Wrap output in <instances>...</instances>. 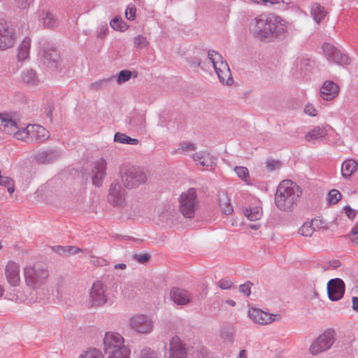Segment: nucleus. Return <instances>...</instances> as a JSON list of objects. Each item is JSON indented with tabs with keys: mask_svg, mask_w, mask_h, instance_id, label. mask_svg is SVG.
<instances>
[{
	"mask_svg": "<svg viewBox=\"0 0 358 358\" xmlns=\"http://www.w3.org/2000/svg\"><path fill=\"white\" fill-rule=\"evenodd\" d=\"M316 108L312 104H307L303 108V112H315Z\"/></svg>",
	"mask_w": 358,
	"mask_h": 358,
	"instance_id": "62",
	"label": "nucleus"
},
{
	"mask_svg": "<svg viewBox=\"0 0 358 358\" xmlns=\"http://www.w3.org/2000/svg\"><path fill=\"white\" fill-rule=\"evenodd\" d=\"M250 31L261 41L271 42L283 38L287 34L285 22L279 16L262 14L250 24Z\"/></svg>",
	"mask_w": 358,
	"mask_h": 358,
	"instance_id": "1",
	"label": "nucleus"
},
{
	"mask_svg": "<svg viewBox=\"0 0 358 358\" xmlns=\"http://www.w3.org/2000/svg\"><path fill=\"white\" fill-rule=\"evenodd\" d=\"M129 328L141 334H150L153 330V322L150 317L144 314H136L129 320Z\"/></svg>",
	"mask_w": 358,
	"mask_h": 358,
	"instance_id": "9",
	"label": "nucleus"
},
{
	"mask_svg": "<svg viewBox=\"0 0 358 358\" xmlns=\"http://www.w3.org/2000/svg\"><path fill=\"white\" fill-rule=\"evenodd\" d=\"M350 238L354 244L358 245V223L352 229Z\"/></svg>",
	"mask_w": 358,
	"mask_h": 358,
	"instance_id": "51",
	"label": "nucleus"
},
{
	"mask_svg": "<svg viewBox=\"0 0 358 358\" xmlns=\"http://www.w3.org/2000/svg\"><path fill=\"white\" fill-rule=\"evenodd\" d=\"M146 180L145 173L139 167L131 166L122 171V182L128 188L137 187Z\"/></svg>",
	"mask_w": 358,
	"mask_h": 358,
	"instance_id": "7",
	"label": "nucleus"
},
{
	"mask_svg": "<svg viewBox=\"0 0 358 358\" xmlns=\"http://www.w3.org/2000/svg\"><path fill=\"white\" fill-rule=\"evenodd\" d=\"M278 166V162L276 161H268L267 162V167L270 170H274Z\"/></svg>",
	"mask_w": 358,
	"mask_h": 358,
	"instance_id": "60",
	"label": "nucleus"
},
{
	"mask_svg": "<svg viewBox=\"0 0 358 358\" xmlns=\"http://www.w3.org/2000/svg\"><path fill=\"white\" fill-rule=\"evenodd\" d=\"M327 134L325 128L315 127L304 136V139L306 141L311 143L324 138Z\"/></svg>",
	"mask_w": 358,
	"mask_h": 358,
	"instance_id": "26",
	"label": "nucleus"
},
{
	"mask_svg": "<svg viewBox=\"0 0 358 358\" xmlns=\"http://www.w3.org/2000/svg\"><path fill=\"white\" fill-rule=\"evenodd\" d=\"M55 109V106H54V105L52 103H48V106L45 108V112L51 113Z\"/></svg>",
	"mask_w": 358,
	"mask_h": 358,
	"instance_id": "63",
	"label": "nucleus"
},
{
	"mask_svg": "<svg viewBox=\"0 0 358 358\" xmlns=\"http://www.w3.org/2000/svg\"><path fill=\"white\" fill-rule=\"evenodd\" d=\"M0 186L7 189L9 194H12L15 191V182L13 178L8 176H3L0 171Z\"/></svg>",
	"mask_w": 358,
	"mask_h": 358,
	"instance_id": "33",
	"label": "nucleus"
},
{
	"mask_svg": "<svg viewBox=\"0 0 358 358\" xmlns=\"http://www.w3.org/2000/svg\"><path fill=\"white\" fill-rule=\"evenodd\" d=\"M187 355V349L185 344L180 339L176 336L170 341L169 357L170 358H184Z\"/></svg>",
	"mask_w": 358,
	"mask_h": 358,
	"instance_id": "18",
	"label": "nucleus"
},
{
	"mask_svg": "<svg viewBox=\"0 0 358 358\" xmlns=\"http://www.w3.org/2000/svg\"><path fill=\"white\" fill-rule=\"evenodd\" d=\"M170 297L173 302L177 305L183 306L191 301V296L189 292L178 287L171 289Z\"/></svg>",
	"mask_w": 358,
	"mask_h": 358,
	"instance_id": "19",
	"label": "nucleus"
},
{
	"mask_svg": "<svg viewBox=\"0 0 358 358\" xmlns=\"http://www.w3.org/2000/svg\"><path fill=\"white\" fill-rule=\"evenodd\" d=\"M115 76H112L107 78H103L94 82L90 85V89L94 91L103 90L108 87L110 84L114 80Z\"/></svg>",
	"mask_w": 358,
	"mask_h": 358,
	"instance_id": "31",
	"label": "nucleus"
},
{
	"mask_svg": "<svg viewBox=\"0 0 358 358\" xmlns=\"http://www.w3.org/2000/svg\"><path fill=\"white\" fill-rule=\"evenodd\" d=\"M43 57L44 64L50 69L57 70L61 69L62 60L58 51L54 48L45 49Z\"/></svg>",
	"mask_w": 358,
	"mask_h": 358,
	"instance_id": "16",
	"label": "nucleus"
},
{
	"mask_svg": "<svg viewBox=\"0 0 358 358\" xmlns=\"http://www.w3.org/2000/svg\"><path fill=\"white\" fill-rule=\"evenodd\" d=\"M50 138L49 131L43 126L36 124H29L22 128V133L18 135V140L31 143H42Z\"/></svg>",
	"mask_w": 358,
	"mask_h": 358,
	"instance_id": "5",
	"label": "nucleus"
},
{
	"mask_svg": "<svg viewBox=\"0 0 358 358\" xmlns=\"http://www.w3.org/2000/svg\"><path fill=\"white\" fill-rule=\"evenodd\" d=\"M310 14L317 22H321L327 14L325 8L318 3H313L311 6Z\"/></svg>",
	"mask_w": 358,
	"mask_h": 358,
	"instance_id": "28",
	"label": "nucleus"
},
{
	"mask_svg": "<svg viewBox=\"0 0 358 358\" xmlns=\"http://www.w3.org/2000/svg\"><path fill=\"white\" fill-rule=\"evenodd\" d=\"M248 315L253 322L260 325H266L274 321L280 320L281 318L280 315L271 314L257 308H250Z\"/></svg>",
	"mask_w": 358,
	"mask_h": 358,
	"instance_id": "12",
	"label": "nucleus"
},
{
	"mask_svg": "<svg viewBox=\"0 0 358 358\" xmlns=\"http://www.w3.org/2000/svg\"><path fill=\"white\" fill-rule=\"evenodd\" d=\"M130 351L128 348H123L106 355V358H129Z\"/></svg>",
	"mask_w": 358,
	"mask_h": 358,
	"instance_id": "41",
	"label": "nucleus"
},
{
	"mask_svg": "<svg viewBox=\"0 0 358 358\" xmlns=\"http://www.w3.org/2000/svg\"><path fill=\"white\" fill-rule=\"evenodd\" d=\"M250 228L252 230H258L261 227V224L259 223H255L250 224Z\"/></svg>",
	"mask_w": 358,
	"mask_h": 358,
	"instance_id": "64",
	"label": "nucleus"
},
{
	"mask_svg": "<svg viewBox=\"0 0 358 358\" xmlns=\"http://www.w3.org/2000/svg\"><path fill=\"white\" fill-rule=\"evenodd\" d=\"M251 285L252 283L250 282H247L246 283L240 285L239 290L245 296H249L250 294Z\"/></svg>",
	"mask_w": 358,
	"mask_h": 358,
	"instance_id": "54",
	"label": "nucleus"
},
{
	"mask_svg": "<svg viewBox=\"0 0 358 358\" xmlns=\"http://www.w3.org/2000/svg\"><path fill=\"white\" fill-rule=\"evenodd\" d=\"M187 61L189 64L190 66L194 69L200 67L201 64V59L196 57H189Z\"/></svg>",
	"mask_w": 358,
	"mask_h": 358,
	"instance_id": "52",
	"label": "nucleus"
},
{
	"mask_svg": "<svg viewBox=\"0 0 358 358\" xmlns=\"http://www.w3.org/2000/svg\"><path fill=\"white\" fill-rule=\"evenodd\" d=\"M234 171L237 176L247 185H252V180L248 169L245 166H236Z\"/></svg>",
	"mask_w": 358,
	"mask_h": 358,
	"instance_id": "34",
	"label": "nucleus"
},
{
	"mask_svg": "<svg viewBox=\"0 0 358 358\" xmlns=\"http://www.w3.org/2000/svg\"><path fill=\"white\" fill-rule=\"evenodd\" d=\"M195 149L194 145L188 141H185L180 143V148H178L180 152L187 153L193 151Z\"/></svg>",
	"mask_w": 358,
	"mask_h": 358,
	"instance_id": "46",
	"label": "nucleus"
},
{
	"mask_svg": "<svg viewBox=\"0 0 358 358\" xmlns=\"http://www.w3.org/2000/svg\"><path fill=\"white\" fill-rule=\"evenodd\" d=\"M178 202L181 214L187 218L193 217L199 206L196 189L190 188L182 192L178 199Z\"/></svg>",
	"mask_w": 358,
	"mask_h": 358,
	"instance_id": "4",
	"label": "nucleus"
},
{
	"mask_svg": "<svg viewBox=\"0 0 358 358\" xmlns=\"http://www.w3.org/2000/svg\"><path fill=\"white\" fill-rule=\"evenodd\" d=\"M135 47L137 48H143L148 45L149 43L146 38L143 36L138 35V36L134 38V41Z\"/></svg>",
	"mask_w": 358,
	"mask_h": 358,
	"instance_id": "45",
	"label": "nucleus"
},
{
	"mask_svg": "<svg viewBox=\"0 0 358 358\" xmlns=\"http://www.w3.org/2000/svg\"><path fill=\"white\" fill-rule=\"evenodd\" d=\"M49 272L45 265L36 264L34 266H27L24 268V276L28 285L34 289H43Z\"/></svg>",
	"mask_w": 358,
	"mask_h": 358,
	"instance_id": "3",
	"label": "nucleus"
},
{
	"mask_svg": "<svg viewBox=\"0 0 358 358\" xmlns=\"http://www.w3.org/2000/svg\"><path fill=\"white\" fill-rule=\"evenodd\" d=\"M220 205L222 212L225 215H230L233 213L234 209L230 203V200L227 195L222 194L219 196Z\"/></svg>",
	"mask_w": 358,
	"mask_h": 358,
	"instance_id": "32",
	"label": "nucleus"
},
{
	"mask_svg": "<svg viewBox=\"0 0 358 358\" xmlns=\"http://www.w3.org/2000/svg\"><path fill=\"white\" fill-rule=\"evenodd\" d=\"M352 302L353 310L358 312V297L353 296L352 299Z\"/></svg>",
	"mask_w": 358,
	"mask_h": 358,
	"instance_id": "61",
	"label": "nucleus"
},
{
	"mask_svg": "<svg viewBox=\"0 0 358 358\" xmlns=\"http://www.w3.org/2000/svg\"><path fill=\"white\" fill-rule=\"evenodd\" d=\"M15 39L13 29L6 21L0 20V50H4L13 47Z\"/></svg>",
	"mask_w": 358,
	"mask_h": 358,
	"instance_id": "14",
	"label": "nucleus"
},
{
	"mask_svg": "<svg viewBox=\"0 0 358 358\" xmlns=\"http://www.w3.org/2000/svg\"><path fill=\"white\" fill-rule=\"evenodd\" d=\"M5 275L9 284L13 286L20 282V266L13 261H9L5 268Z\"/></svg>",
	"mask_w": 358,
	"mask_h": 358,
	"instance_id": "17",
	"label": "nucleus"
},
{
	"mask_svg": "<svg viewBox=\"0 0 358 358\" xmlns=\"http://www.w3.org/2000/svg\"><path fill=\"white\" fill-rule=\"evenodd\" d=\"M244 215L250 221H258L263 216V210L260 201H257L255 205H250L243 210Z\"/></svg>",
	"mask_w": 358,
	"mask_h": 358,
	"instance_id": "24",
	"label": "nucleus"
},
{
	"mask_svg": "<svg viewBox=\"0 0 358 358\" xmlns=\"http://www.w3.org/2000/svg\"><path fill=\"white\" fill-rule=\"evenodd\" d=\"M78 358H103V356L101 351L92 348L85 351Z\"/></svg>",
	"mask_w": 358,
	"mask_h": 358,
	"instance_id": "42",
	"label": "nucleus"
},
{
	"mask_svg": "<svg viewBox=\"0 0 358 358\" xmlns=\"http://www.w3.org/2000/svg\"><path fill=\"white\" fill-rule=\"evenodd\" d=\"M107 285L101 280L93 282L90 291L87 303L92 308L104 306L109 300Z\"/></svg>",
	"mask_w": 358,
	"mask_h": 358,
	"instance_id": "6",
	"label": "nucleus"
},
{
	"mask_svg": "<svg viewBox=\"0 0 358 358\" xmlns=\"http://www.w3.org/2000/svg\"><path fill=\"white\" fill-rule=\"evenodd\" d=\"M136 259H137L141 263H145L148 261L150 256L147 254L142 255H136L135 256Z\"/></svg>",
	"mask_w": 358,
	"mask_h": 358,
	"instance_id": "58",
	"label": "nucleus"
},
{
	"mask_svg": "<svg viewBox=\"0 0 358 358\" xmlns=\"http://www.w3.org/2000/svg\"><path fill=\"white\" fill-rule=\"evenodd\" d=\"M314 233L310 221L305 222L298 229V234L304 237H311Z\"/></svg>",
	"mask_w": 358,
	"mask_h": 358,
	"instance_id": "38",
	"label": "nucleus"
},
{
	"mask_svg": "<svg viewBox=\"0 0 358 358\" xmlns=\"http://www.w3.org/2000/svg\"><path fill=\"white\" fill-rule=\"evenodd\" d=\"M34 0H14L15 6L20 9H27L33 3Z\"/></svg>",
	"mask_w": 358,
	"mask_h": 358,
	"instance_id": "49",
	"label": "nucleus"
},
{
	"mask_svg": "<svg viewBox=\"0 0 358 358\" xmlns=\"http://www.w3.org/2000/svg\"><path fill=\"white\" fill-rule=\"evenodd\" d=\"M216 74L222 84L231 85L233 83L234 80L230 69H227L226 71H217Z\"/></svg>",
	"mask_w": 358,
	"mask_h": 358,
	"instance_id": "39",
	"label": "nucleus"
},
{
	"mask_svg": "<svg viewBox=\"0 0 358 358\" xmlns=\"http://www.w3.org/2000/svg\"><path fill=\"white\" fill-rule=\"evenodd\" d=\"M0 130L18 140L22 128L20 127V120L15 113H0Z\"/></svg>",
	"mask_w": 358,
	"mask_h": 358,
	"instance_id": "8",
	"label": "nucleus"
},
{
	"mask_svg": "<svg viewBox=\"0 0 358 358\" xmlns=\"http://www.w3.org/2000/svg\"><path fill=\"white\" fill-rule=\"evenodd\" d=\"M136 8L134 5H129L127 6L125 10L126 17L129 20H134L136 17Z\"/></svg>",
	"mask_w": 358,
	"mask_h": 358,
	"instance_id": "48",
	"label": "nucleus"
},
{
	"mask_svg": "<svg viewBox=\"0 0 358 358\" xmlns=\"http://www.w3.org/2000/svg\"><path fill=\"white\" fill-rule=\"evenodd\" d=\"M106 162L104 159L98 160L93 169L92 182L96 186L101 185L106 174Z\"/></svg>",
	"mask_w": 358,
	"mask_h": 358,
	"instance_id": "22",
	"label": "nucleus"
},
{
	"mask_svg": "<svg viewBox=\"0 0 358 358\" xmlns=\"http://www.w3.org/2000/svg\"><path fill=\"white\" fill-rule=\"evenodd\" d=\"M139 358H157L156 353L150 348L143 349Z\"/></svg>",
	"mask_w": 358,
	"mask_h": 358,
	"instance_id": "50",
	"label": "nucleus"
},
{
	"mask_svg": "<svg viewBox=\"0 0 358 358\" xmlns=\"http://www.w3.org/2000/svg\"><path fill=\"white\" fill-rule=\"evenodd\" d=\"M108 31V27L106 24L105 26H102L100 29V31L97 35L99 38H103L106 35V32Z\"/></svg>",
	"mask_w": 358,
	"mask_h": 358,
	"instance_id": "59",
	"label": "nucleus"
},
{
	"mask_svg": "<svg viewBox=\"0 0 358 358\" xmlns=\"http://www.w3.org/2000/svg\"><path fill=\"white\" fill-rule=\"evenodd\" d=\"M22 80L24 83L32 85H36L38 82L36 72L33 69H27L24 71L22 75Z\"/></svg>",
	"mask_w": 358,
	"mask_h": 358,
	"instance_id": "35",
	"label": "nucleus"
},
{
	"mask_svg": "<svg viewBox=\"0 0 358 358\" xmlns=\"http://www.w3.org/2000/svg\"><path fill=\"white\" fill-rule=\"evenodd\" d=\"M108 200L115 206H122L124 200V192L118 184H113L110 188Z\"/></svg>",
	"mask_w": 358,
	"mask_h": 358,
	"instance_id": "23",
	"label": "nucleus"
},
{
	"mask_svg": "<svg viewBox=\"0 0 358 358\" xmlns=\"http://www.w3.org/2000/svg\"><path fill=\"white\" fill-rule=\"evenodd\" d=\"M302 104L300 101H292L289 103L288 109L292 110H298L301 107Z\"/></svg>",
	"mask_w": 358,
	"mask_h": 358,
	"instance_id": "56",
	"label": "nucleus"
},
{
	"mask_svg": "<svg viewBox=\"0 0 358 358\" xmlns=\"http://www.w3.org/2000/svg\"><path fill=\"white\" fill-rule=\"evenodd\" d=\"M110 25L113 29L119 31H124L129 28L127 23L120 16H115L110 22Z\"/></svg>",
	"mask_w": 358,
	"mask_h": 358,
	"instance_id": "36",
	"label": "nucleus"
},
{
	"mask_svg": "<svg viewBox=\"0 0 358 358\" xmlns=\"http://www.w3.org/2000/svg\"><path fill=\"white\" fill-rule=\"evenodd\" d=\"M357 169L358 163L355 160H345L341 166V174L345 178H349L357 171Z\"/></svg>",
	"mask_w": 358,
	"mask_h": 358,
	"instance_id": "27",
	"label": "nucleus"
},
{
	"mask_svg": "<svg viewBox=\"0 0 358 358\" xmlns=\"http://www.w3.org/2000/svg\"><path fill=\"white\" fill-rule=\"evenodd\" d=\"M31 45V38L25 37L18 48L17 59L23 60L28 57Z\"/></svg>",
	"mask_w": 358,
	"mask_h": 358,
	"instance_id": "30",
	"label": "nucleus"
},
{
	"mask_svg": "<svg viewBox=\"0 0 358 358\" xmlns=\"http://www.w3.org/2000/svg\"><path fill=\"white\" fill-rule=\"evenodd\" d=\"M208 57L210 62L213 64L216 73L217 71H226V70L230 69L226 60H224L222 56L217 52L209 50Z\"/></svg>",
	"mask_w": 358,
	"mask_h": 358,
	"instance_id": "21",
	"label": "nucleus"
},
{
	"mask_svg": "<svg viewBox=\"0 0 358 358\" xmlns=\"http://www.w3.org/2000/svg\"><path fill=\"white\" fill-rule=\"evenodd\" d=\"M327 292L330 300L338 301L341 299L345 292V284L341 279L335 278L329 281Z\"/></svg>",
	"mask_w": 358,
	"mask_h": 358,
	"instance_id": "15",
	"label": "nucleus"
},
{
	"mask_svg": "<svg viewBox=\"0 0 358 358\" xmlns=\"http://www.w3.org/2000/svg\"><path fill=\"white\" fill-rule=\"evenodd\" d=\"M334 340L335 331L333 329H327L313 342L310 351L313 355H317L327 350L333 345Z\"/></svg>",
	"mask_w": 358,
	"mask_h": 358,
	"instance_id": "10",
	"label": "nucleus"
},
{
	"mask_svg": "<svg viewBox=\"0 0 358 358\" xmlns=\"http://www.w3.org/2000/svg\"><path fill=\"white\" fill-rule=\"evenodd\" d=\"M341 198L342 195L338 190L334 189L329 191L328 194V201L330 204L334 205L338 203Z\"/></svg>",
	"mask_w": 358,
	"mask_h": 358,
	"instance_id": "43",
	"label": "nucleus"
},
{
	"mask_svg": "<svg viewBox=\"0 0 358 358\" xmlns=\"http://www.w3.org/2000/svg\"><path fill=\"white\" fill-rule=\"evenodd\" d=\"M322 49L329 62L342 66L348 65L350 63V57L347 55L342 53L332 44L324 43Z\"/></svg>",
	"mask_w": 358,
	"mask_h": 358,
	"instance_id": "11",
	"label": "nucleus"
},
{
	"mask_svg": "<svg viewBox=\"0 0 358 358\" xmlns=\"http://www.w3.org/2000/svg\"><path fill=\"white\" fill-rule=\"evenodd\" d=\"M257 3L264 4L266 6H271L273 4H277L280 3H283V0H256Z\"/></svg>",
	"mask_w": 358,
	"mask_h": 358,
	"instance_id": "57",
	"label": "nucleus"
},
{
	"mask_svg": "<svg viewBox=\"0 0 358 358\" xmlns=\"http://www.w3.org/2000/svg\"><path fill=\"white\" fill-rule=\"evenodd\" d=\"M131 71L129 70H122L117 76V83L121 85L128 81L131 77Z\"/></svg>",
	"mask_w": 358,
	"mask_h": 358,
	"instance_id": "44",
	"label": "nucleus"
},
{
	"mask_svg": "<svg viewBox=\"0 0 358 358\" xmlns=\"http://www.w3.org/2000/svg\"><path fill=\"white\" fill-rule=\"evenodd\" d=\"M314 231L324 230L327 228V224L324 219L320 217H315L310 220Z\"/></svg>",
	"mask_w": 358,
	"mask_h": 358,
	"instance_id": "40",
	"label": "nucleus"
},
{
	"mask_svg": "<svg viewBox=\"0 0 358 358\" xmlns=\"http://www.w3.org/2000/svg\"><path fill=\"white\" fill-rule=\"evenodd\" d=\"M338 94V87L333 81L327 80L320 89V96L326 101H331Z\"/></svg>",
	"mask_w": 358,
	"mask_h": 358,
	"instance_id": "20",
	"label": "nucleus"
},
{
	"mask_svg": "<svg viewBox=\"0 0 358 358\" xmlns=\"http://www.w3.org/2000/svg\"><path fill=\"white\" fill-rule=\"evenodd\" d=\"M57 251L66 255H73L76 254L79 251V249L74 246H66L64 248L57 246Z\"/></svg>",
	"mask_w": 358,
	"mask_h": 358,
	"instance_id": "47",
	"label": "nucleus"
},
{
	"mask_svg": "<svg viewBox=\"0 0 358 358\" xmlns=\"http://www.w3.org/2000/svg\"><path fill=\"white\" fill-rule=\"evenodd\" d=\"M218 286L222 289H227L231 288L232 282L230 280L222 279L218 282Z\"/></svg>",
	"mask_w": 358,
	"mask_h": 358,
	"instance_id": "55",
	"label": "nucleus"
},
{
	"mask_svg": "<svg viewBox=\"0 0 358 358\" xmlns=\"http://www.w3.org/2000/svg\"><path fill=\"white\" fill-rule=\"evenodd\" d=\"M302 189L291 180H284L279 184L275 195V203L282 211L293 210L298 205Z\"/></svg>",
	"mask_w": 358,
	"mask_h": 358,
	"instance_id": "2",
	"label": "nucleus"
},
{
	"mask_svg": "<svg viewBox=\"0 0 358 358\" xmlns=\"http://www.w3.org/2000/svg\"><path fill=\"white\" fill-rule=\"evenodd\" d=\"M194 161L201 166H208L213 163L212 156L206 152H199L193 155Z\"/></svg>",
	"mask_w": 358,
	"mask_h": 358,
	"instance_id": "29",
	"label": "nucleus"
},
{
	"mask_svg": "<svg viewBox=\"0 0 358 358\" xmlns=\"http://www.w3.org/2000/svg\"><path fill=\"white\" fill-rule=\"evenodd\" d=\"M43 27L47 29H52L58 26L57 17L50 11H43L40 15Z\"/></svg>",
	"mask_w": 358,
	"mask_h": 358,
	"instance_id": "25",
	"label": "nucleus"
},
{
	"mask_svg": "<svg viewBox=\"0 0 358 358\" xmlns=\"http://www.w3.org/2000/svg\"><path fill=\"white\" fill-rule=\"evenodd\" d=\"M114 141L120 143H126L131 145H136L138 141L136 138H132L124 134L116 133L114 136Z\"/></svg>",
	"mask_w": 358,
	"mask_h": 358,
	"instance_id": "37",
	"label": "nucleus"
},
{
	"mask_svg": "<svg viewBox=\"0 0 358 358\" xmlns=\"http://www.w3.org/2000/svg\"><path fill=\"white\" fill-rule=\"evenodd\" d=\"M124 338L118 333L107 332L103 339L105 355L111 354L113 351L127 348L124 344Z\"/></svg>",
	"mask_w": 358,
	"mask_h": 358,
	"instance_id": "13",
	"label": "nucleus"
},
{
	"mask_svg": "<svg viewBox=\"0 0 358 358\" xmlns=\"http://www.w3.org/2000/svg\"><path fill=\"white\" fill-rule=\"evenodd\" d=\"M343 210H344L346 216L350 220H353L355 217L357 213V211L356 210L352 209L349 206H345L343 208Z\"/></svg>",
	"mask_w": 358,
	"mask_h": 358,
	"instance_id": "53",
	"label": "nucleus"
}]
</instances>
